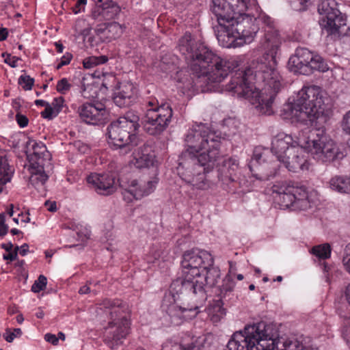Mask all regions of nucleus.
<instances>
[{"mask_svg":"<svg viewBox=\"0 0 350 350\" xmlns=\"http://www.w3.org/2000/svg\"><path fill=\"white\" fill-rule=\"evenodd\" d=\"M265 56L253 61L245 70H238L232 77L226 90L243 97L254 106L258 113L271 115L275 96L282 85L277 69L276 56L271 49H265Z\"/></svg>","mask_w":350,"mask_h":350,"instance_id":"obj_1","label":"nucleus"},{"mask_svg":"<svg viewBox=\"0 0 350 350\" xmlns=\"http://www.w3.org/2000/svg\"><path fill=\"white\" fill-rule=\"evenodd\" d=\"M221 137L205 124L195 123L185 135V150L179 163L180 178L193 190H206L211 187L206 174L212 170L220 154Z\"/></svg>","mask_w":350,"mask_h":350,"instance_id":"obj_2","label":"nucleus"},{"mask_svg":"<svg viewBox=\"0 0 350 350\" xmlns=\"http://www.w3.org/2000/svg\"><path fill=\"white\" fill-rule=\"evenodd\" d=\"M178 47L193 75L191 77L187 71L177 72L176 78L183 84L180 88L185 90H194L203 83H221L239 65L235 58L226 59L214 53L189 33L179 40Z\"/></svg>","mask_w":350,"mask_h":350,"instance_id":"obj_3","label":"nucleus"},{"mask_svg":"<svg viewBox=\"0 0 350 350\" xmlns=\"http://www.w3.org/2000/svg\"><path fill=\"white\" fill-rule=\"evenodd\" d=\"M252 10H258L256 0H212L218 23L215 31L222 47H239L254 40L259 30L257 18L245 13Z\"/></svg>","mask_w":350,"mask_h":350,"instance_id":"obj_4","label":"nucleus"},{"mask_svg":"<svg viewBox=\"0 0 350 350\" xmlns=\"http://www.w3.org/2000/svg\"><path fill=\"white\" fill-rule=\"evenodd\" d=\"M325 93L318 86H305L300 90L293 103L284 105L282 116L292 122H304L308 120L327 116L328 108L325 103Z\"/></svg>","mask_w":350,"mask_h":350,"instance_id":"obj_5","label":"nucleus"},{"mask_svg":"<svg viewBox=\"0 0 350 350\" xmlns=\"http://www.w3.org/2000/svg\"><path fill=\"white\" fill-rule=\"evenodd\" d=\"M214 263L211 253L199 248L185 251L182 256V278L172 282L170 293L176 295L184 294L193 288V281L202 273L203 268H207Z\"/></svg>","mask_w":350,"mask_h":350,"instance_id":"obj_6","label":"nucleus"},{"mask_svg":"<svg viewBox=\"0 0 350 350\" xmlns=\"http://www.w3.org/2000/svg\"><path fill=\"white\" fill-rule=\"evenodd\" d=\"M275 336L272 326L264 322L248 325L233 334L225 350H272Z\"/></svg>","mask_w":350,"mask_h":350,"instance_id":"obj_7","label":"nucleus"},{"mask_svg":"<svg viewBox=\"0 0 350 350\" xmlns=\"http://www.w3.org/2000/svg\"><path fill=\"white\" fill-rule=\"evenodd\" d=\"M299 142L305 147L307 153L319 162H331L344 156L323 127L301 131L299 132Z\"/></svg>","mask_w":350,"mask_h":350,"instance_id":"obj_8","label":"nucleus"},{"mask_svg":"<svg viewBox=\"0 0 350 350\" xmlns=\"http://www.w3.org/2000/svg\"><path fill=\"white\" fill-rule=\"evenodd\" d=\"M101 305L110 318L105 340L111 348H114L121 345L130 332L127 306L120 299H104Z\"/></svg>","mask_w":350,"mask_h":350,"instance_id":"obj_9","label":"nucleus"},{"mask_svg":"<svg viewBox=\"0 0 350 350\" xmlns=\"http://www.w3.org/2000/svg\"><path fill=\"white\" fill-rule=\"evenodd\" d=\"M139 116L133 111H129L117 120L112 122L107 127L109 144L116 148H127L136 144V131L139 128Z\"/></svg>","mask_w":350,"mask_h":350,"instance_id":"obj_10","label":"nucleus"},{"mask_svg":"<svg viewBox=\"0 0 350 350\" xmlns=\"http://www.w3.org/2000/svg\"><path fill=\"white\" fill-rule=\"evenodd\" d=\"M271 189L273 198L283 208L305 211L312 206V200L306 187L298 183H277Z\"/></svg>","mask_w":350,"mask_h":350,"instance_id":"obj_11","label":"nucleus"},{"mask_svg":"<svg viewBox=\"0 0 350 350\" xmlns=\"http://www.w3.org/2000/svg\"><path fill=\"white\" fill-rule=\"evenodd\" d=\"M145 105L147 109L143 119L144 129L151 135H160L171 122L172 107L167 103L159 104L155 98H149Z\"/></svg>","mask_w":350,"mask_h":350,"instance_id":"obj_12","label":"nucleus"},{"mask_svg":"<svg viewBox=\"0 0 350 350\" xmlns=\"http://www.w3.org/2000/svg\"><path fill=\"white\" fill-rule=\"evenodd\" d=\"M172 295H173L172 294ZM175 302L183 301L180 305L176 303L172 304L167 308L166 312L171 323L174 325H180L183 319H189L195 317L200 312L199 309L202 305L196 302L192 296L184 294L172 296Z\"/></svg>","mask_w":350,"mask_h":350,"instance_id":"obj_13","label":"nucleus"},{"mask_svg":"<svg viewBox=\"0 0 350 350\" xmlns=\"http://www.w3.org/2000/svg\"><path fill=\"white\" fill-rule=\"evenodd\" d=\"M220 278V270L214 263L207 268H203L202 273L199 274L193 281V288L191 291L184 293L186 295L192 296L196 302L202 304L206 299L205 286L213 287Z\"/></svg>","mask_w":350,"mask_h":350,"instance_id":"obj_14","label":"nucleus"},{"mask_svg":"<svg viewBox=\"0 0 350 350\" xmlns=\"http://www.w3.org/2000/svg\"><path fill=\"white\" fill-rule=\"evenodd\" d=\"M80 118L86 124L100 125L109 118V113L104 103L98 101L87 102L78 108Z\"/></svg>","mask_w":350,"mask_h":350,"instance_id":"obj_15","label":"nucleus"},{"mask_svg":"<svg viewBox=\"0 0 350 350\" xmlns=\"http://www.w3.org/2000/svg\"><path fill=\"white\" fill-rule=\"evenodd\" d=\"M268 152L267 149L256 148L249 165L252 175L260 180H267L276 174L275 167L270 166L269 163H264Z\"/></svg>","mask_w":350,"mask_h":350,"instance_id":"obj_16","label":"nucleus"},{"mask_svg":"<svg viewBox=\"0 0 350 350\" xmlns=\"http://www.w3.org/2000/svg\"><path fill=\"white\" fill-rule=\"evenodd\" d=\"M157 183V178H153L146 181L136 179L131 180L122 191L124 199L127 202L140 200L152 193L154 191Z\"/></svg>","mask_w":350,"mask_h":350,"instance_id":"obj_17","label":"nucleus"},{"mask_svg":"<svg viewBox=\"0 0 350 350\" xmlns=\"http://www.w3.org/2000/svg\"><path fill=\"white\" fill-rule=\"evenodd\" d=\"M307 152L305 147L299 142V134L296 137L295 144L291 146L289 152L282 163L292 172H297L299 170L308 169V160L306 155Z\"/></svg>","mask_w":350,"mask_h":350,"instance_id":"obj_18","label":"nucleus"},{"mask_svg":"<svg viewBox=\"0 0 350 350\" xmlns=\"http://www.w3.org/2000/svg\"><path fill=\"white\" fill-rule=\"evenodd\" d=\"M206 340L204 335L185 333L181 336L180 342L167 340L163 345L161 350H202Z\"/></svg>","mask_w":350,"mask_h":350,"instance_id":"obj_19","label":"nucleus"},{"mask_svg":"<svg viewBox=\"0 0 350 350\" xmlns=\"http://www.w3.org/2000/svg\"><path fill=\"white\" fill-rule=\"evenodd\" d=\"M312 59V53L306 48H297L288 62L291 71L308 75L310 74V62Z\"/></svg>","mask_w":350,"mask_h":350,"instance_id":"obj_20","label":"nucleus"},{"mask_svg":"<svg viewBox=\"0 0 350 350\" xmlns=\"http://www.w3.org/2000/svg\"><path fill=\"white\" fill-rule=\"evenodd\" d=\"M29 165H49L51 163V154L42 142L29 139L27 142Z\"/></svg>","mask_w":350,"mask_h":350,"instance_id":"obj_21","label":"nucleus"},{"mask_svg":"<svg viewBox=\"0 0 350 350\" xmlns=\"http://www.w3.org/2000/svg\"><path fill=\"white\" fill-rule=\"evenodd\" d=\"M87 181L97 193L102 195L111 194L116 189V178L109 173L91 174L87 177Z\"/></svg>","mask_w":350,"mask_h":350,"instance_id":"obj_22","label":"nucleus"},{"mask_svg":"<svg viewBox=\"0 0 350 350\" xmlns=\"http://www.w3.org/2000/svg\"><path fill=\"white\" fill-rule=\"evenodd\" d=\"M257 18V23L259 21L262 22L267 27L265 29V36L262 40V46L264 49H271L273 53L276 51H279L281 44V38L273 26V21L272 19L265 15L260 14Z\"/></svg>","mask_w":350,"mask_h":350,"instance_id":"obj_23","label":"nucleus"},{"mask_svg":"<svg viewBox=\"0 0 350 350\" xmlns=\"http://www.w3.org/2000/svg\"><path fill=\"white\" fill-rule=\"evenodd\" d=\"M296 139L284 133H278L271 142V152L276 157L278 161L282 163L291 149V146L295 144Z\"/></svg>","mask_w":350,"mask_h":350,"instance_id":"obj_24","label":"nucleus"},{"mask_svg":"<svg viewBox=\"0 0 350 350\" xmlns=\"http://www.w3.org/2000/svg\"><path fill=\"white\" fill-rule=\"evenodd\" d=\"M133 155V164L137 168L153 166L156 161L155 154L152 147L147 144H143L135 149Z\"/></svg>","mask_w":350,"mask_h":350,"instance_id":"obj_25","label":"nucleus"},{"mask_svg":"<svg viewBox=\"0 0 350 350\" xmlns=\"http://www.w3.org/2000/svg\"><path fill=\"white\" fill-rule=\"evenodd\" d=\"M239 172V163L234 158L224 160L218 169V178L223 184L228 185L236 181Z\"/></svg>","mask_w":350,"mask_h":350,"instance_id":"obj_26","label":"nucleus"},{"mask_svg":"<svg viewBox=\"0 0 350 350\" xmlns=\"http://www.w3.org/2000/svg\"><path fill=\"white\" fill-rule=\"evenodd\" d=\"M51 164L49 165H29L28 170L30 174L29 182L37 189L44 187L45 183L49 178L47 172L51 169Z\"/></svg>","mask_w":350,"mask_h":350,"instance_id":"obj_27","label":"nucleus"},{"mask_svg":"<svg viewBox=\"0 0 350 350\" xmlns=\"http://www.w3.org/2000/svg\"><path fill=\"white\" fill-rule=\"evenodd\" d=\"M346 21L345 16L339 12V14H336V17H332L331 21L329 18L321 19L320 25L328 34L340 36L343 33L341 28L346 25Z\"/></svg>","mask_w":350,"mask_h":350,"instance_id":"obj_28","label":"nucleus"},{"mask_svg":"<svg viewBox=\"0 0 350 350\" xmlns=\"http://www.w3.org/2000/svg\"><path fill=\"white\" fill-rule=\"evenodd\" d=\"M97 32L103 42H109L122 35L124 27L118 23L113 22L107 23L103 29H98Z\"/></svg>","mask_w":350,"mask_h":350,"instance_id":"obj_29","label":"nucleus"},{"mask_svg":"<svg viewBox=\"0 0 350 350\" xmlns=\"http://www.w3.org/2000/svg\"><path fill=\"white\" fill-rule=\"evenodd\" d=\"M136 94L135 88L133 83H126L121 85L120 90L114 98L115 103L120 106L129 105Z\"/></svg>","mask_w":350,"mask_h":350,"instance_id":"obj_30","label":"nucleus"},{"mask_svg":"<svg viewBox=\"0 0 350 350\" xmlns=\"http://www.w3.org/2000/svg\"><path fill=\"white\" fill-rule=\"evenodd\" d=\"M14 170L10 166L6 157L0 153V193L5 188V185L10 182L13 176Z\"/></svg>","mask_w":350,"mask_h":350,"instance_id":"obj_31","label":"nucleus"},{"mask_svg":"<svg viewBox=\"0 0 350 350\" xmlns=\"http://www.w3.org/2000/svg\"><path fill=\"white\" fill-rule=\"evenodd\" d=\"M318 12L323 16L322 19L329 18L331 21L332 17H336V14L340 12L335 0H322L318 5Z\"/></svg>","mask_w":350,"mask_h":350,"instance_id":"obj_32","label":"nucleus"},{"mask_svg":"<svg viewBox=\"0 0 350 350\" xmlns=\"http://www.w3.org/2000/svg\"><path fill=\"white\" fill-rule=\"evenodd\" d=\"M207 314L213 323L219 322L225 314L221 299L213 301L206 309Z\"/></svg>","mask_w":350,"mask_h":350,"instance_id":"obj_33","label":"nucleus"},{"mask_svg":"<svg viewBox=\"0 0 350 350\" xmlns=\"http://www.w3.org/2000/svg\"><path fill=\"white\" fill-rule=\"evenodd\" d=\"M329 187L332 190L339 193L350 192V178L335 176L329 181Z\"/></svg>","mask_w":350,"mask_h":350,"instance_id":"obj_34","label":"nucleus"},{"mask_svg":"<svg viewBox=\"0 0 350 350\" xmlns=\"http://www.w3.org/2000/svg\"><path fill=\"white\" fill-rule=\"evenodd\" d=\"M235 283L234 280L230 275H226L222 281V284L219 287V293L218 295L220 297V299H226L232 295L233 289L234 288Z\"/></svg>","mask_w":350,"mask_h":350,"instance_id":"obj_35","label":"nucleus"},{"mask_svg":"<svg viewBox=\"0 0 350 350\" xmlns=\"http://www.w3.org/2000/svg\"><path fill=\"white\" fill-rule=\"evenodd\" d=\"M309 68L310 69L311 74L314 70L323 72H326L329 70V66L322 57L312 53V59L310 62Z\"/></svg>","mask_w":350,"mask_h":350,"instance_id":"obj_36","label":"nucleus"},{"mask_svg":"<svg viewBox=\"0 0 350 350\" xmlns=\"http://www.w3.org/2000/svg\"><path fill=\"white\" fill-rule=\"evenodd\" d=\"M311 252L319 258L326 259L330 256L331 247L328 243H324L313 247Z\"/></svg>","mask_w":350,"mask_h":350,"instance_id":"obj_37","label":"nucleus"},{"mask_svg":"<svg viewBox=\"0 0 350 350\" xmlns=\"http://www.w3.org/2000/svg\"><path fill=\"white\" fill-rule=\"evenodd\" d=\"M107 61L108 57L106 55L90 56L83 59V64L84 68L90 69L99 64H105Z\"/></svg>","mask_w":350,"mask_h":350,"instance_id":"obj_38","label":"nucleus"},{"mask_svg":"<svg viewBox=\"0 0 350 350\" xmlns=\"http://www.w3.org/2000/svg\"><path fill=\"white\" fill-rule=\"evenodd\" d=\"M46 278L43 275H40L31 286V291L34 293H39L46 288Z\"/></svg>","mask_w":350,"mask_h":350,"instance_id":"obj_39","label":"nucleus"},{"mask_svg":"<svg viewBox=\"0 0 350 350\" xmlns=\"http://www.w3.org/2000/svg\"><path fill=\"white\" fill-rule=\"evenodd\" d=\"M34 83V79L29 75H23L18 78V84L22 86L25 90H30Z\"/></svg>","mask_w":350,"mask_h":350,"instance_id":"obj_40","label":"nucleus"},{"mask_svg":"<svg viewBox=\"0 0 350 350\" xmlns=\"http://www.w3.org/2000/svg\"><path fill=\"white\" fill-rule=\"evenodd\" d=\"M21 335L22 330L20 328H15L12 331L7 329L3 337L8 342H12L16 338H18Z\"/></svg>","mask_w":350,"mask_h":350,"instance_id":"obj_41","label":"nucleus"},{"mask_svg":"<svg viewBox=\"0 0 350 350\" xmlns=\"http://www.w3.org/2000/svg\"><path fill=\"white\" fill-rule=\"evenodd\" d=\"M71 84L68 82L66 78H63L59 80L56 86L57 91L62 94H65L70 89Z\"/></svg>","mask_w":350,"mask_h":350,"instance_id":"obj_42","label":"nucleus"},{"mask_svg":"<svg viewBox=\"0 0 350 350\" xmlns=\"http://www.w3.org/2000/svg\"><path fill=\"white\" fill-rule=\"evenodd\" d=\"M58 114L57 110L53 109V107L48 105L45 107V109L41 113L42 116L44 118L51 120Z\"/></svg>","mask_w":350,"mask_h":350,"instance_id":"obj_43","label":"nucleus"},{"mask_svg":"<svg viewBox=\"0 0 350 350\" xmlns=\"http://www.w3.org/2000/svg\"><path fill=\"white\" fill-rule=\"evenodd\" d=\"M293 9L296 10H304L309 0H290Z\"/></svg>","mask_w":350,"mask_h":350,"instance_id":"obj_44","label":"nucleus"},{"mask_svg":"<svg viewBox=\"0 0 350 350\" xmlns=\"http://www.w3.org/2000/svg\"><path fill=\"white\" fill-rule=\"evenodd\" d=\"M342 130L347 133L350 135V110L345 113L343 117L342 122ZM350 143V139H349Z\"/></svg>","mask_w":350,"mask_h":350,"instance_id":"obj_45","label":"nucleus"},{"mask_svg":"<svg viewBox=\"0 0 350 350\" xmlns=\"http://www.w3.org/2000/svg\"><path fill=\"white\" fill-rule=\"evenodd\" d=\"M8 231V226L5 224V213H0V236H5Z\"/></svg>","mask_w":350,"mask_h":350,"instance_id":"obj_46","label":"nucleus"},{"mask_svg":"<svg viewBox=\"0 0 350 350\" xmlns=\"http://www.w3.org/2000/svg\"><path fill=\"white\" fill-rule=\"evenodd\" d=\"M342 262L347 271L350 273V244L346 246L345 255L343 257Z\"/></svg>","mask_w":350,"mask_h":350,"instance_id":"obj_47","label":"nucleus"},{"mask_svg":"<svg viewBox=\"0 0 350 350\" xmlns=\"http://www.w3.org/2000/svg\"><path fill=\"white\" fill-rule=\"evenodd\" d=\"M72 58V55L70 53H66L65 55H64L59 62V64L57 65L56 68L57 70L60 69L62 66L68 65L70 64L71 59Z\"/></svg>","mask_w":350,"mask_h":350,"instance_id":"obj_48","label":"nucleus"},{"mask_svg":"<svg viewBox=\"0 0 350 350\" xmlns=\"http://www.w3.org/2000/svg\"><path fill=\"white\" fill-rule=\"evenodd\" d=\"M288 348L289 350H305V345L297 340L290 341Z\"/></svg>","mask_w":350,"mask_h":350,"instance_id":"obj_49","label":"nucleus"},{"mask_svg":"<svg viewBox=\"0 0 350 350\" xmlns=\"http://www.w3.org/2000/svg\"><path fill=\"white\" fill-rule=\"evenodd\" d=\"M64 103V99L62 96L55 98L53 99V100L52 102V106L54 109L57 110L58 113L62 110V108L63 107Z\"/></svg>","mask_w":350,"mask_h":350,"instance_id":"obj_50","label":"nucleus"},{"mask_svg":"<svg viewBox=\"0 0 350 350\" xmlns=\"http://www.w3.org/2000/svg\"><path fill=\"white\" fill-rule=\"evenodd\" d=\"M16 119L20 127L24 128L27 126L29 120L25 116L17 113L16 116Z\"/></svg>","mask_w":350,"mask_h":350,"instance_id":"obj_51","label":"nucleus"},{"mask_svg":"<svg viewBox=\"0 0 350 350\" xmlns=\"http://www.w3.org/2000/svg\"><path fill=\"white\" fill-rule=\"evenodd\" d=\"M19 250V247L16 246L14 248V251L13 252H9L8 254L3 255L4 260H9L10 261L15 260L17 258L18 256V250Z\"/></svg>","mask_w":350,"mask_h":350,"instance_id":"obj_52","label":"nucleus"},{"mask_svg":"<svg viewBox=\"0 0 350 350\" xmlns=\"http://www.w3.org/2000/svg\"><path fill=\"white\" fill-rule=\"evenodd\" d=\"M44 339L46 341L55 345L58 342V338L53 334L47 333L44 335Z\"/></svg>","mask_w":350,"mask_h":350,"instance_id":"obj_53","label":"nucleus"},{"mask_svg":"<svg viewBox=\"0 0 350 350\" xmlns=\"http://www.w3.org/2000/svg\"><path fill=\"white\" fill-rule=\"evenodd\" d=\"M45 206L47 210H49L51 212H54L57 210V205L55 202L46 201L45 202Z\"/></svg>","mask_w":350,"mask_h":350,"instance_id":"obj_54","label":"nucleus"},{"mask_svg":"<svg viewBox=\"0 0 350 350\" xmlns=\"http://www.w3.org/2000/svg\"><path fill=\"white\" fill-rule=\"evenodd\" d=\"M18 251L19 254L22 256H25L29 252V245L27 243H24L21 247H19V250H18Z\"/></svg>","mask_w":350,"mask_h":350,"instance_id":"obj_55","label":"nucleus"},{"mask_svg":"<svg viewBox=\"0 0 350 350\" xmlns=\"http://www.w3.org/2000/svg\"><path fill=\"white\" fill-rule=\"evenodd\" d=\"M229 271L227 275H230L232 278L235 275V271L237 270L236 264L232 262H229Z\"/></svg>","mask_w":350,"mask_h":350,"instance_id":"obj_56","label":"nucleus"},{"mask_svg":"<svg viewBox=\"0 0 350 350\" xmlns=\"http://www.w3.org/2000/svg\"><path fill=\"white\" fill-rule=\"evenodd\" d=\"M5 62L8 64H9L12 68H15L16 67V62H17V59H15L14 57H8L7 59H5Z\"/></svg>","mask_w":350,"mask_h":350,"instance_id":"obj_57","label":"nucleus"},{"mask_svg":"<svg viewBox=\"0 0 350 350\" xmlns=\"http://www.w3.org/2000/svg\"><path fill=\"white\" fill-rule=\"evenodd\" d=\"M8 35V32L6 28H0V41L5 40Z\"/></svg>","mask_w":350,"mask_h":350,"instance_id":"obj_58","label":"nucleus"},{"mask_svg":"<svg viewBox=\"0 0 350 350\" xmlns=\"http://www.w3.org/2000/svg\"><path fill=\"white\" fill-rule=\"evenodd\" d=\"M1 247L7 252H11L13 248V244L11 242L1 244Z\"/></svg>","mask_w":350,"mask_h":350,"instance_id":"obj_59","label":"nucleus"},{"mask_svg":"<svg viewBox=\"0 0 350 350\" xmlns=\"http://www.w3.org/2000/svg\"><path fill=\"white\" fill-rule=\"evenodd\" d=\"M90 292V288L88 285H84V286H81L79 290V293L82 295L87 294Z\"/></svg>","mask_w":350,"mask_h":350,"instance_id":"obj_60","label":"nucleus"},{"mask_svg":"<svg viewBox=\"0 0 350 350\" xmlns=\"http://www.w3.org/2000/svg\"><path fill=\"white\" fill-rule=\"evenodd\" d=\"M54 44L58 53H61L63 52L64 46L62 43H60L59 42H56Z\"/></svg>","mask_w":350,"mask_h":350,"instance_id":"obj_61","label":"nucleus"},{"mask_svg":"<svg viewBox=\"0 0 350 350\" xmlns=\"http://www.w3.org/2000/svg\"><path fill=\"white\" fill-rule=\"evenodd\" d=\"M345 297L347 301L350 304V284L346 287Z\"/></svg>","mask_w":350,"mask_h":350,"instance_id":"obj_62","label":"nucleus"},{"mask_svg":"<svg viewBox=\"0 0 350 350\" xmlns=\"http://www.w3.org/2000/svg\"><path fill=\"white\" fill-rule=\"evenodd\" d=\"M35 104L36 105L46 107L48 105H49L47 102L43 100H35Z\"/></svg>","mask_w":350,"mask_h":350,"instance_id":"obj_63","label":"nucleus"},{"mask_svg":"<svg viewBox=\"0 0 350 350\" xmlns=\"http://www.w3.org/2000/svg\"><path fill=\"white\" fill-rule=\"evenodd\" d=\"M36 316L38 319H42L44 316V313L43 310L40 308L39 310L36 313Z\"/></svg>","mask_w":350,"mask_h":350,"instance_id":"obj_64","label":"nucleus"}]
</instances>
